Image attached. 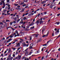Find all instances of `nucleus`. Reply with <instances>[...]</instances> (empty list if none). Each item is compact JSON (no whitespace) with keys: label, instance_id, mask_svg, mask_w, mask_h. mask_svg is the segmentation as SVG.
<instances>
[{"label":"nucleus","instance_id":"nucleus-1","mask_svg":"<svg viewBox=\"0 0 60 60\" xmlns=\"http://www.w3.org/2000/svg\"><path fill=\"white\" fill-rule=\"evenodd\" d=\"M22 45L23 47H28L29 45L28 44H26L25 43H22Z\"/></svg>","mask_w":60,"mask_h":60},{"label":"nucleus","instance_id":"nucleus-2","mask_svg":"<svg viewBox=\"0 0 60 60\" xmlns=\"http://www.w3.org/2000/svg\"><path fill=\"white\" fill-rule=\"evenodd\" d=\"M15 32L17 34V35H15V37H16V36H19V34H18V31H17V30H16L15 31Z\"/></svg>","mask_w":60,"mask_h":60},{"label":"nucleus","instance_id":"nucleus-3","mask_svg":"<svg viewBox=\"0 0 60 60\" xmlns=\"http://www.w3.org/2000/svg\"><path fill=\"white\" fill-rule=\"evenodd\" d=\"M49 3L51 4H52V5H55V3L53 2H49Z\"/></svg>","mask_w":60,"mask_h":60},{"label":"nucleus","instance_id":"nucleus-4","mask_svg":"<svg viewBox=\"0 0 60 60\" xmlns=\"http://www.w3.org/2000/svg\"><path fill=\"white\" fill-rule=\"evenodd\" d=\"M34 45V44L32 43L30 45V46L29 47V48L30 49H32L33 48V46Z\"/></svg>","mask_w":60,"mask_h":60},{"label":"nucleus","instance_id":"nucleus-5","mask_svg":"<svg viewBox=\"0 0 60 60\" xmlns=\"http://www.w3.org/2000/svg\"><path fill=\"white\" fill-rule=\"evenodd\" d=\"M20 57H21V56L19 55H18L17 57V59L18 60H19L20 59Z\"/></svg>","mask_w":60,"mask_h":60},{"label":"nucleus","instance_id":"nucleus-6","mask_svg":"<svg viewBox=\"0 0 60 60\" xmlns=\"http://www.w3.org/2000/svg\"><path fill=\"white\" fill-rule=\"evenodd\" d=\"M41 40H42L41 38H39L37 42H40V41H41Z\"/></svg>","mask_w":60,"mask_h":60},{"label":"nucleus","instance_id":"nucleus-7","mask_svg":"<svg viewBox=\"0 0 60 60\" xmlns=\"http://www.w3.org/2000/svg\"><path fill=\"white\" fill-rule=\"evenodd\" d=\"M35 23L37 25H38L39 24V20H38L35 22Z\"/></svg>","mask_w":60,"mask_h":60},{"label":"nucleus","instance_id":"nucleus-8","mask_svg":"<svg viewBox=\"0 0 60 60\" xmlns=\"http://www.w3.org/2000/svg\"><path fill=\"white\" fill-rule=\"evenodd\" d=\"M24 33H25V32L23 33V32H20V34H21L22 36H23V35L24 34Z\"/></svg>","mask_w":60,"mask_h":60},{"label":"nucleus","instance_id":"nucleus-9","mask_svg":"<svg viewBox=\"0 0 60 60\" xmlns=\"http://www.w3.org/2000/svg\"><path fill=\"white\" fill-rule=\"evenodd\" d=\"M15 9L16 10H18V11H20L21 9L19 8H15Z\"/></svg>","mask_w":60,"mask_h":60},{"label":"nucleus","instance_id":"nucleus-10","mask_svg":"<svg viewBox=\"0 0 60 60\" xmlns=\"http://www.w3.org/2000/svg\"><path fill=\"white\" fill-rule=\"evenodd\" d=\"M20 44L19 43H18L17 44V45H15V47H18V46H20Z\"/></svg>","mask_w":60,"mask_h":60},{"label":"nucleus","instance_id":"nucleus-11","mask_svg":"<svg viewBox=\"0 0 60 60\" xmlns=\"http://www.w3.org/2000/svg\"><path fill=\"white\" fill-rule=\"evenodd\" d=\"M43 22L42 21H40L39 24L40 25H41V24H43Z\"/></svg>","mask_w":60,"mask_h":60},{"label":"nucleus","instance_id":"nucleus-12","mask_svg":"<svg viewBox=\"0 0 60 60\" xmlns=\"http://www.w3.org/2000/svg\"><path fill=\"white\" fill-rule=\"evenodd\" d=\"M10 11H13L14 10V9L13 8H11L10 9Z\"/></svg>","mask_w":60,"mask_h":60},{"label":"nucleus","instance_id":"nucleus-13","mask_svg":"<svg viewBox=\"0 0 60 60\" xmlns=\"http://www.w3.org/2000/svg\"><path fill=\"white\" fill-rule=\"evenodd\" d=\"M46 3V1H44L41 2V3L42 4H45Z\"/></svg>","mask_w":60,"mask_h":60},{"label":"nucleus","instance_id":"nucleus-14","mask_svg":"<svg viewBox=\"0 0 60 60\" xmlns=\"http://www.w3.org/2000/svg\"><path fill=\"white\" fill-rule=\"evenodd\" d=\"M59 30H56V32L55 33V34H57V33H59Z\"/></svg>","mask_w":60,"mask_h":60},{"label":"nucleus","instance_id":"nucleus-15","mask_svg":"<svg viewBox=\"0 0 60 60\" xmlns=\"http://www.w3.org/2000/svg\"><path fill=\"white\" fill-rule=\"evenodd\" d=\"M55 24H57V25H59L60 22H56L55 23Z\"/></svg>","mask_w":60,"mask_h":60},{"label":"nucleus","instance_id":"nucleus-16","mask_svg":"<svg viewBox=\"0 0 60 60\" xmlns=\"http://www.w3.org/2000/svg\"><path fill=\"white\" fill-rule=\"evenodd\" d=\"M16 17H17V18H18V19H19V15H16Z\"/></svg>","mask_w":60,"mask_h":60},{"label":"nucleus","instance_id":"nucleus-17","mask_svg":"<svg viewBox=\"0 0 60 60\" xmlns=\"http://www.w3.org/2000/svg\"><path fill=\"white\" fill-rule=\"evenodd\" d=\"M35 53L36 54H38V53H39V51H36Z\"/></svg>","mask_w":60,"mask_h":60},{"label":"nucleus","instance_id":"nucleus-18","mask_svg":"<svg viewBox=\"0 0 60 60\" xmlns=\"http://www.w3.org/2000/svg\"><path fill=\"white\" fill-rule=\"evenodd\" d=\"M45 28H44V29H43L42 30V34H43V31H44L45 30Z\"/></svg>","mask_w":60,"mask_h":60},{"label":"nucleus","instance_id":"nucleus-19","mask_svg":"<svg viewBox=\"0 0 60 60\" xmlns=\"http://www.w3.org/2000/svg\"><path fill=\"white\" fill-rule=\"evenodd\" d=\"M0 25H4V24H3V23L1 22H0Z\"/></svg>","mask_w":60,"mask_h":60},{"label":"nucleus","instance_id":"nucleus-20","mask_svg":"<svg viewBox=\"0 0 60 60\" xmlns=\"http://www.w3.org/2000/svg\"><path fill=\"white\" fill-rule=\"evenodd\" d=\"M2 22L4 23H5V24H6V22H5V20H4Z\"/></svg>","mask_w":60,"mask_h":60},{"label":"nucleus","instance_id":"nucleus-21","mask_svg":"<svg viewBox=\"0 0 60 60\" xmlns=\"http://www.w3.org/2000/svg\"><path fill=\"white\" fill-rule=\"evenodd\" d=\"M35 37H36V38H37V37H38V34H36L35 35Z\"/></svg>","mask_w":60,"mask_h":60},{"label":"nucleus","instance_id":"nucleus-22","mask_svg":"<svg viewBox=\"0 0 60 60\" xmlns=\"http://www.w3.org/2000/svg\"><path fill=\"white\" fill-rule=\"evenodd\" d=\"M10 26H11V25H12V24H13V22H10Z\"/></svg>","mask_w":60,"mask_h":60},{"label":"nucleus","instance_id":"nucleus-23","mask_svg":"<svg viewBox=\"0 0 60 60\" xmlns=\"http://www.w3.org/2000/svg\"><path fill=\"white\" fill-rule=\"evenodd\" d=\"M13 24H16V22L14 21L13 22Z\"/></svg>","mask_w":60,"mask_h":60},{"label":"nucleus","instance_id":"nucleus-24","mask_svg":"<svg viewBox=\"0 0 60 60\" xmlns=\"http://www.w3.org/2000/svg\"><path fill=\"white\" fill-rule=\"evenodd\" d=\"M25 8H29V7H28V6H26L25 7Z\"/></svg>","mask_w":60,"mask_h":60},{"label":"nucleus","instance_id":"nucleus-25","mask_svg":"<svg viewBox=\"0 0 60 60\" xmlns=\"http://www.w3.org/2000/svg\"><path fill=\"white\" fill-rule=\"evenodd\" d=\"M49 34V31H48L47 33V34L46 35V36H47L48 35V34Z\"/></svg>","mask_w":60,"mask_h":60},{"label":"nucleus","instance_id":"nucleus-26","mask_svg":"<svg viewBox=\"0 0 60 60\" xmlns=\"http://www.w3.org/2000/svg\"><path fill=\"white\" fill-rule=\"evenodd\" d=\"M27 0H24V2H27Z\"/></svg>","mask_w":60,"mask_h":60},{"label":"nucleus","instance_id":"nucleus-27","mask_svg":"<svg viewBox=\"0 0 60 60\" xmlns=\"http://www.w3.org/2000/svg\"><path fill=\"white\" fill-rule=\"evenodd\" d=\"M27 19L26 17H25L23 18V20H25V19Z\"/></svg>","mask_w":60,"mask_h":60},{"label":"nucleus","instance_id":"nucleus-28","mask_svg":"<svg viewBox=\"0 0 60 60\" xmlns=\"http://www.w3.org/2000/svg\"><path fill=\"white\" fill-rule=\"evenodd\" d=\"M53 6H52V5H51L50 6V8H51V9H52V7Z\"/></svg>","mask_w":60,"mask_h":60},{"label":"nucleus","instance_id":"nucleus-29","mask_svg":"<svg viewBox=\"0 0 60 60\" xmlns=\"http://www.w3.org/2000/svg\"><path fill=\"white\" fill-rule=\"evenodd\" d=\"M10 21H9V20L8 19H7L6 20V22H9Z\"/></svg>","mask_w":60,"mask_h":60},{"label":"nucleus","instance_id":"nucleus-30","mask_svg":"<svg viewBox=\"0 0 60 60\" xmlns=\"http://www.w3.org/2000/svg\"><path fill=\"white\" fill-rule=\"evenodd\" d=\"M7 3H9L10 2V0H7Z\"/></svg>","mask_w":60,"mask_h":60},{"label":"nucleus","instance_id":"nucleus-31","mask_svg":"<svg viewBox=\"0 0 60 60\" xmlns=\"http://www.w3.org/2000/svg\"><path fill=\"white\" fill-rule=\"evenodd\" d=\"M33 52H30L29 54V55H31L32 53H33Z\"/></svg>","mask_w":60,"mask_h":60},{"label":"nucleus","instance_id":"nucleus-32","mask_svg":"<svg viewBox=\"0 0 60 60\" xmlns=\"http://www.w3.org/2000/svg\"><path fill=\"white\" fill-rule=\"evenodd\" d=\"M30 37V40H32V36H31L30 37Z\"/></svg>","mask_w":60,"mask_h":60},{"label":"nucleus","instance_id":"nucleus-33","mask_svg":"<svg viewBox=\"0 0 60 60\" xmlns=\"http://www.w3.org/2000/svg\"><path fill=\"white\" fill-rule=\"evenodd\" d=\"M14 5L15 6H18L19 5V4H15Z\"/></svg>","mask_w":60,"mask_h":60},{"label":"nucleus","instance_id":"nucleus-34","mask_svg":"<svg viewBox=\"0 0 60 60\" xmlns=\"http://www.w3.org/2000/svg\"><path fill=\"white\" fill-rule=\"evenodd\" d=\"M34 23H33V24H31H31H30L29 25V26H32V25H34Z\"/></svg>","mask_w":60,"mask_h":60},{"label":"nucleus","instance_id":"nucleus-35","mask_svg":"<svg viewBox=\"0 0 60 60\" xmlns=\"http://www.w3.org/2000/svg\"><path fill=\"white\" fill-rule=\"evenodd\" d=\"M25 14V15H28V13L27 12Z\"/></svg>","mask_w":60,"mask_h":60},{"label":"nucleus","instance_id":"nucleus-36","mask_svg":"<svg viewBox=\"0 0 60 60\" xmlns=\"http://www.w3.org/2000/svg\"><path fill=\"white\" fill-rule=\"evenodd\" d=\"M4 1H3L2 0L1 1V2H2V3H3V4H4Z\"/></svg>","mask_w":60,"mask_h":60},{"label":"nucleus","instance_id":"nucleus-37","mask_svg":"<svg viewBox=\"0 0 60 60\" xmlns=\"http://www.w3.org/2000/svg\"><path fill=\"white\" fill-rule=\"evenodd\" d=\"M54 36V32H53L52 34V36Z\"/></svg>","mask_w":60,"mask_h":60},{"label":"nucleus","instance_id":"nucleus-38","mask_svg":"<svg viewBox=\"0 0 60 60\" xmlns=\"http://www.w3.org/2000/svg\"><path fill=\"white\" fill-rule=\"evenodd\" d=\"M9 3H6V5H7H7H9Z\"/></svg>","mask_w":60,"mask_h":60},{"label":"nucleus","instance_id":"nucleus-39","mask_svg":"<svg viewBox=\"0 0 60 60\" xmlns=\"http://www.w3.org/2000/svg\"><path fill=\"white\" fill-rule=\"evenodd\" d=\"M28 53H29V52H28L27 51L26 52V54H28Z\"/></svg>","mask_w":60,"mask_h":60},{"label":"nucleus","instance_id":"nucleus-40","mask_svg":"<svg viewBox=\"0 0 60 60\" xmlns=\"http://www.w3.org/2000/svg\"><path fill=\"white\" fill-rule=\"evenodd\" d=\"M40 10H41L42 11H43V9L42 8H40Z\"/></svg>","mask_w":60,"mask_h":60},{"label":"nucleus","instance_id":"nucleus-41","mask_svg":"<svg viewBox=\"0 0 60 60\" xmlns=\"http://www.w3.org/2000/svg\"><path fill=\"white\" fill-rule=\"evenodd\" d=\"M59 15H60V13H59V14H58L57 15V16H59Z\"/></svg>","mask_w":60,"mask_h":60},{"label":"nucleus","instance_id":"nucleus-42","mask_svg":"<svg viewBox=\"0 0 60 60\" xmlns=\"http://www.w3.org/2000/svg\"><path fill=\"white\" fill-rule=\"evenodd\" d=\"M27 50H28V49H27L25 50V51H27Z\"/></svg>","mask_w":60,"mask_h":60},{"label":"nucleus","instance_id":"nucleus-43","mask_svg":"<svg viewBox=\"0 0 60 60\" xmlns=\"http://www.w3.org/2000/svg\"><path fill=\"white\" fill-rule=\"evenodd\" d=\"M44 56H42V58H41V60H43V58H44Z\"/></svg>","mask_w":60,"mask_h":60},{"label":"nucleus","instance_id":"nucleus-44","mask_svg":"<svg viewBox=\"0 0 60 60\" xmlns=\"http://www.w3.org/2000/svg\"><path fill=\"white\" fill-rule=\"evenodd\" d=\"M26 31H29V30H30V29H26Z\"/></svg>","mask_w":60,"mask_h":60},{"label":"nucleus","instance_id":"nucleus-45","mask_svg":"<svg viewBox=\"0 0 60 60\" xmlns=\"http://www.w3.org/2000/svg\"><path fill=\"white\" fill-rule=\"evenodd\" d=\"M10 37L11 38H12V35H11L10 36Z\"/></svg>","mask_w":60,"mask_h":60},{"label":"nucleus","instance_id":"nucleus-46","mask_svg":"<svg viewBox=\"0 0 60 60\" xmlns=\"http://www.w3.org/2000/svg\"><path fill=\"white\" fill-rule=\"evenodd\" d=\"M1 56H4V54H3V53L1 54Z\"/></svg>","mask_w":60,"mask_h":60},{"label":"nucleus","instance_id":"nucleus-47","mask_svg":"<svg viewBox=\"0 0 60 60\" xmlns=\"http://www.w3.org/2000/svg\"><path fill=\"white\" fill-rule=\"evenodd\" d=\"M24 11L22 9L21 11H20V12H23V11Z\"/></svg>","mask_w":60,"mask_h":60},{"label":"nucleus","instance_id":"nucleus-48","mask_svg":"<svg viewBox=\"0 0 60 60\" xmlns=\"http://www.w3.org/2000/svg\"><path fill=\"white\" fill-rule=\"evenodd\" d=\"M20 19H18V20L17 21V22H19V21H20Z\"/></svg>","mask_w":60,"mask_h":60},{"label":"nucleus","instance_id":"nucleus-49","mask_svg":"<svg viewBox=\"0 0 60 60\" xmlns=\"http://www.w3.org/2000/svg\"><path fill=\"white\" fill-rule=\"evenodd\" d=\"M6 11V10H3V11H4V12H5V11Z\"/></svg>","mask_w":60,"mask_h":60},{"label":"nucleus","instance_id":"nucleus-50","mask_svg":"<svg viewBox=\"0 0 60 60\" xmlns=\"http://www.w3.org/2000/svg\"><path fill=\"white\" fill-rule=\"evenodd\" d=\"M26 6V5L25 4H24L23 5V7H24V6Z\"/></svg>","mask_w":60,"mask_h":60},{"label":"nucleus","instance_id":"nucleus-51","mask_svg":"<svg viewBox=\"0 0 60 60\" xmlns=\"http://www.w3.org/2000/svg\"><path fill=\"white\" fill-rule=\"evenodd\" d=\"M25 58H26L25 57H23L22 58V59H25Z\"/></svg>","mask_w":60,"mask_h":60},{"label":"nucleus","instance_id":"nucleus-52","mask_svg":"<svg viewBox=\"0 0 60 60\" xmlns=\"http://www.w3.org/2000/svg\"><path fill=\"white\" fill-rule=\"evenodd\" d=\"M0 4L1 5L3 4V3H2V1L1 2H0Z\"/></svg>","mask_w":60,"mask_h":60},{"label":"nucleus","instance_id":"nucleus-53","mask_svg":"<svg viewBox=\"0 0 60 60\" xmlns=\"http://www.w3.org/2000/svg\"><path fill=\"white\" fill-rule=\"evenodd\" d=\"M25 15H26L25 14H23L22 15V17H24Z\"/></svg>","mask_w":60,"mask_h":60},{"label":"nucleus","instance_id":"nucleus-54","mask_svg":"<svg viewBox=\"0 0 60 60\" xmlns=\"http://www.w3.org/2000/svg\"><path fill=\"white\" fill-rule=\"evenodd\" d=\"M46 35L45 36V35H44L43 36V37H46Z\"/></svg>","mask_w":60,"mask_h":60},{"label":"nucleus","instance_id":"nucleus-55","mask_svg":"<svg viewBox=\"0 0 60 60\" xmlns=\"http://www.w3.org/2000/svg\"><path fill=\"white\" fill-rule=\"evenodd\" d=\"M14 19L15 20H16L17 19V17H15V18Z\"/></svg>","mask_w":60,"mask_h":60},{"label":"nucleus","instance_id":"nucleus-56","mask_svg":"<svg viewBox=\"0 0 60 60\" xmlns=\"http://www.w3.org/2000/svg\"><path fill=\"white\" fill-rule=\"evenodd\" d=\"M10 42V41L9 40L8 41H7V43H8V42Z\"/></svg>","mask_w":60,"mask_h":60},{"label":"nucleus","instance_id":"nucleus-57","mask_svg":"<svg viewBox=\"0 0 60 60\" xmlns=\"http://www.w3.org/2000/svg\"><path fill=\"white\" fill-rule=\"evenodd\" d=\"M17 41H18V40H16L15 41V42H17Z\"/></svg>","mask_w":60,"mask_h":60},{"label":"nucleus","instance_id":"nucleus-58","mask_svg":"<svg viewBox=\"0 0 60 60\" xmlns=\"http://www.w3.org/2000/svg\"><path fill=\"white\" fill-rule=\"evenodd\" d=\"M8 57H9L10 58V57H11V55H9V56H8Z\"/></svg>","mask_w":60,"mask_h":60},{"label":"nucleus","instance_id":"nucleus-59","mask_svg":"<svg viewBox=\"0 0 60 60\" xmlns=\"http://www.w3.org/2000/svg\"><path fill=\"white\" fill-rule=\"evenodd\" d=\"M7 60H10V59L9 58H7Z\"/></svg>","mask_w":60,"mask_h":60},{"label":"nucleus","instance_id":"nucleus-60","mask_svg":"<svg viewBox=\"0 0 60 60\" xmlns=\"http://www.w3.org/2000/svg\"><path fill=\"white\" fill-rule=\"evenodd\" d=\"M40 15V14H38V16L39 17Z\"/></svg>","mask_w":60,"mask_h":60},{"label":"nucleus","instance_id":"nucleus-61","mask_svg":"<svg viewBox=\"0 0 60 60\" xmlns=\"http://www.w3.org/2000/svg\"><path fill=\"white\" fill-rule=\"evenodd\" d=\"M8 7H10V6H11L9 4L8 5Z\"/></svg>","mask_w":60,"mask_h":60},{"label":"nucleus","instance_id":"nucleus-62","mask_svg":"<svg viewBox=\"0 0 60 60\" xmlns=\"http://www.w3.org/2000/svg\"><path fill=\"white\" fill-rule=\"evenodd\" d=\"M6 52H7V51H5L4 52V54H5Z\"/></svg>","mask_w":60,"mask_h":60},{"label":"nucleus","instance_id":"nucleus-63","mask_svg":"<svg viewBox=\"0 0 60 60\" xmlns=\"http://www.w3.org/2000/svg\"><path fill=\"white\" fill-rule=\"evenodd\" d=\"M20 40L22 41H23V40L22 39H20Z\"/></svg>","mask_w":60,"mask_h":60},{"label":"nucleus","instance_id":"nucleus-64","mask_svg":"<svg viewBox=\"0 0 60 60\" xmlns=\"http://www.w3.org/2000/svg\"><path fill=\"white\" fill-rule=\"evenodd\" d=\"M10 11V10H8V11H7V13H8Z\"/></svg>","mask_w":60,"mask_h":60}]
</instances>
